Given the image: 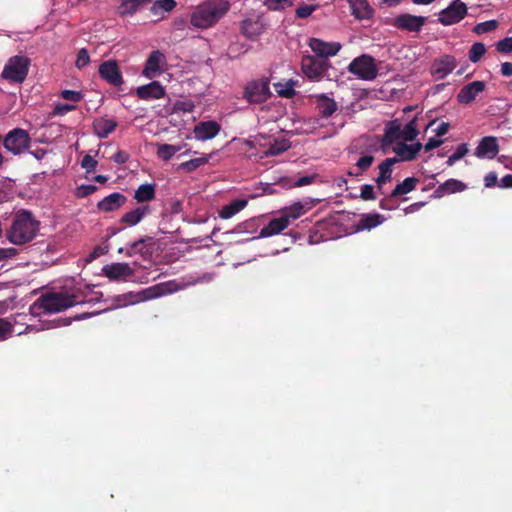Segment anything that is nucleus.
Masks as SVG:
<instances>
[{"mask_svg": "<svg viewBox=\"0 0 512 512\" xmlns=\"http://www.w3.org/2000/svg\"><path fill=\"white\" fill-rule=\"evenodd\" d=\"M230 9L227 0H207L198 5L190 16V24L198 29L214 26Z\"/></svg>", "mask_w": 512, "mask_h": 512, "instance_id": "obj_1", "label": "nucleus"}, {"mask_svg": "<svg viewBox=\"0 0 512 512\" xmlns=\"http://www.w3.org/2000/svg\"><path fill=\"white\" fill-rule=\"evenodd\" d=\"M74 291L47 292L42 294L31 306L34 313H58L80 303Z\"/></svg>", "mask_w": 512, "mask_h": 512, "instance_id": "obj_2", "label": "nucleus"}, {"mask_svg": "<svg viewBox=\"0 0 512 512\" xmlns=\"http://www.w3.org/2000/svg\"><path fill=\"white\" fill-rule=\"evenodd\" d=\"M38 230L39 222L33 215L28 211H21L13 218L6 237L12 244L22 245L32 241Z\"/></svg>", "mask_w": 512, "mask_h": 512, "instance_id": "obj_3", "label": "nucleus"}, {"mask_svg": "<svg viewBox=\"0 0 512 512\" xmlns=\"http://www.w3.org/2000/svg\"><path fill=\"white\" fill-rule=\"evenodd\" d=\"M30 61L27 57L17 55L11 57L2 71V78L13 83H22L28 74Z\"/></svg>", "mask_w": 512, "mask_h": 512, "instance_id": "obj_4", "label": "nucleus"}, {"mask_svg": "<svg viewBox=\"0 0 512 512\" xmlns=\"http://www.w3.org/2000/svg\"><path fill=\"white\" fill-rule=\"evenodd\" d=\"M328 67L329 63L327 59L312 55H304L302 58V72L310 80H320Z\"/></svg>", "mask_w": 512, "mask_h": 512, "instance_id": "obj_5", "label": "nucleus"}, {"mask_svg": "<svg viewBox=\"0 0 512 512\" xmlns=\"http://www.w3.org/2000/svg\"><path fill=\"white\" fill-rule=\"evenodd\" d=\"M270 96L269 81L266 78L249 82L244 90V98L250 103H263Z\"/></svg>", "mask_w": 512, "mask_h": 512, "instance_id": "obj_6", "label": "nucleus"}, {"mask_svg": "<svg viewBox=\"0 0 512 512\" xmlns=\"http://www.w3.org/2000/svg\"><path fill=\"white\" fill-rule=\"evenodd\" d=\"M30 140L26 130L16 128L6 135L3 144L8 151L14 155H19L28 149Z\"/></svg>", "mask_w": 512, "mask_h": 512, "instance_id": "obj_7", "label": "nucleus"}, {"mask_svg": "<svg viewBox=\"0 0 512 512\" xmlns=\"http://www.w3.org/2000/svg\"><path fill=\"white\" fill-rule=\"evenodd\" d=\"M348 69L349 72L357 75L363 80H373L377 76V68L374 64V60L372 57L367 55L355 58L349 64Z\"/></svg>", "mask_w": 512, "mask_h": 512, "instance_id": "obj_8", "label": "nucleus"}, {"mask_svg": "<svg viewBox=\"0 0 512 512\" xmlns=\"http://www.w3.org/2000/svg\"><path fill=\"white\" fill-rule=\"evenodd\" d=\"M466 13V5L459 0H454L451 5L440 12L439 21L443 25H452L461 21Z\"/></svg>", "mask_w": 512, "mask_h": 512, "instance_id": "obj_9", "label": "nucleus"}, {"mask_svg": "<svg viewBox=\"0 0 512 512\" xmlns=\"http://www.w3.org/2000/svg\"><path fill=\"white\" fill-rule=\"evenodd\" d=\"M267 28V23L260 15L244 19L241 22V32L247 38H256L263 34Z\"/></svg>", "mask_w": 512, "mask_h": 512, "instance_id": "obj_10", "label": "nucleus"}, {"mask_svg": "<svg viewBox=\"0 0 512 512\" xmlns=\"http://www.w3.org/2000/svg\"><path fill=\"white\" fill-rule=\"evenodd\" d=\"M309 47L315 53V56L327 59L339 52L341 44L338 42H324L318 38H311L309 40Z\"/></svg>", "mask_w": 512, "mask_h": 512, "instance_id": "obj_11", "label": "nucleus"}, {"mask_svg": "<svg viewBox=\"0 0 512 512\" xmlns=\"http://www.w3.org/2000/svg\"><path fill=\"white\" fill-rule=\"evenodd\" d=\"M402 142L401 140V124L398 120L390 121L384 128V134L381 139V148L383 151H387L390 147L396 143Z\"/></svg>", "mask_w": 512, "mask_h": 512, "instance_id": "obj_12", "label": "nucleus"}, {"mask_svg": "<svg viewBox=\"0 0 512 512\" xmlns=\"http://www.w3.org/2000/svg\"><path fill=\"white\" fill-rule=\"evenodd\" d=\"M426 18L411 14H402L394 18L393 25L398 29L409 32H418L425 24Z\"/></svg>", "mask_w": 512, "mask_h": 512, "instance_id": "obj_13", "label": "nucleus"}, {"mask_svg": "<svg viewBox=\"0 0 512 512\" xmlns=\"http://www.w3.org/2000/svg\"><path fill=\"white\" fill-rule=\"evenodd\" d=\"M103 274L110 280L120 281L134 275V269L128 263H112L102 269Z\"/></svg>", "mask_w": 512, "mask_h": 512, "instance_id": "obj_14", "label": "nucleus"}, {"mask_svg": "<svg viewBox=\"0 0 512 512\" xmlns=\"http://www.w3.org/2000/svg\"><path fill=\"white\" fill-rule=\"evenodd\" d=\"M423 145L420 142L414 144H406L405 142L396 143L392 146V151L396 154L395 159L399 161H412L421 151Z\"/></svg>", "mask_w": 512, "mask_h": 512, "instance_id": "obj_15", "label": "nucleus"}, {"mask_svg": "<svg viewBox=\"0 0 512 512\" xmlns=\"http://www.w3.org/2000/svg\"><path fill=\"white\" fill-rule=\"evenodd\" d=\"M499 152L497 138L494 136L483 137L475 149V156L480 159H493Z\"/></svg>", "mask_w": 512, "mask_h": 512, "instance_id": "obj_16", "label": "nucleus"}, {"mask_svg": "<svg viewBox=\"0 0 512 512\" xmlns=\"http://www.w3.org/2000/svg\"><path fill=\"white\" fill-rule=\"evenodd\" d=\"M170 286L171 284H157L147 289H144L132 296V303L151 300L176 290V288H171Z\"/></svg>", "mask_w": 512, "mask_h": 512, "instance_id": "obj_17", "label": "nucleus"}, {"mask_svg": "<svg viewBox=\"0 0 512 512\" xmlns=\"http://www.w3.org/2000/svg\"><path fill=\"white\" fill-rule=\"evenodd\" d=\"M99 74L102 79L106 80L111 85L119 86L123 83L117 62L114 60L103 62L99 67Z\"/></svg>", "mask_w": 512, "mask_h": 512, "instance_id": "obj_18", "label": "nucleus"}, {"mask_svg": "<svg viewBox=\"0 0 512 512\" xmlns=\"http://www.w3.org/2000/svg\"><path fill=\"white\" fill-rule=\"evenodd\" d=\"M486 84L483 81H473L461 88L457 95V100L461 104L473 102L478 94L485 90Z\"/></svg>", "mask_w": 512, "mask_h": 512, "instance_id": "obj_19", "label": "nucleus"}, {"mask_svg": "<svg viewBox=\"0 0 512 512\" xmlns=\"http://www.w3.org/2000/svg\"><path fill=\"white\" fill-rule=\"evenodd\" d=\"M456 67L455 58L450 55H445L440 59H436L431 66V73L437 79H444Z\"/></svg>", "mask_w": 512, "mask_h": 512, "instance_id": "obj_20", "label": "nucleus"}, {"mask_svg": "<svg viewBox=\"0 0 512 512\" xmlns=\"http://www.w3.org/2000/svg\"><path fill=\"white\" fill-rule=\"evenodd\" d=\"M136 95L146 101L157 100L165 96V89L158 81H153L147 85L138 87L136 89Z\"/></svg>", "mask_w": 512, "mask_h": 512, "instance_id": "obj_21", "label": "nucleus"}, {"mask_svg": "<svg viewBox=\"0 0 512 512\" xmlns=\"http://www.w3.org/2000/svg\"><path fill=\"white\" fill-rule=\"evenodd\" d=\"M291 148V143L288 139L284 137H271L270 146L268 149L264 150L263 154L258 155V159H263L266 157H273L281 155Z\"/></svg>", "mask_w": 512, "mask_h": 512, "instance_id": "obj_22", "label": "nucleus"}, {"mask_svg": "<svg viewBox=\"0 0 512 512\" xmlns=\"http://www.w3.org/2000/svg\"><path fill=\"white\" fill-rule=\"evenodd\" d=\"M311 99L316 104L319 113L324 117L331 116L337 110V103L327 94H314Z\"/></svg>", "mask_w": 512, "mask_h": 512, "instance_id": "obj_23", "label": "nucleus"}, {"mask_svg": "<svg viewBox=\"0 0 512 512\" xmlns=\"http://www.w3.org/2000/svg\"><path fill=\"white\" fill-rule=\"evenodd\" d=\"M220 131V125L215 121L200 122L194 128L197 140L205 141L214 138Z\"/></svg>", "mask_w": 512, "mask_h": 512, "instance_id": "obj_24", "label": "nucleus"}, {"mask_svg": "<svg viewBox=\"0 0 512 512\" xmlns=\"http://www.w3.org/2000/svg\"><path fill=\"white\" fill-rule=\"evenodd\" d=\"M165 63V55L159 50L153 51L147 59L143 74L148 78H153L160 73L162 65Z\"/></svg>", "mask_w": 512, "mask_h": 512, "instance_id": "obj_25", "label": "nucleus"}, {"mask_svg": "<svg viewBox=\"0 0 512 512\" xmlns=\"http://www.w3.org/2000/svg\"><path fill=\"white\" fill-rule=\"evenodd\" d=\"M126 200L127 198L125 195L119 192H114L99 201L97 207L100 211L112 212L123 206Z\"/></svg>", "mask_w": 512, "mask_h": 512, "instance_id": "obj_26", "label": "nucleus"}, {"mask_svg": "<svg viewBox=\"0 0 512 512\" xmlns=\"http://www.w3.org/2000/svg\"><path fill=\"white\" fill-rule=\"evenodd\" d=\"M397 163L395 158H386L378 165L379 174L375 179L379 190L382 186L392 180L393 166Z\"/></svg>", "mask_w": 512, "mask_h": 512, "instance_id": "obj_27", "label": "nucleus"}, {"mask_svg": "<svg viewBox=\"0 0 512 512\" xmlns=\"http://www.w3.org/2000/svg\"><path fill=\"white\" fill-rule=\"evenodd\" d=\"M385 221V217L379 213L362 214L356 223L358 231L371 230Z\"/></svg>", "mask_w": 512, "mask_h": 512, "instance_id": "obj_28", "label": "nucleus"}, {"mask_svg": "<svg viewBox=\"0 0 512 512\" xmlns=\"http://www.w3.org/2000/svg\"><path fill=\"white\" fill-rule=\"evenodd\" d=\"M311 208H312V205L308 201H306L304 203L295 202L291 206L284 208L281 211V213L284 218L288 219V223H290L291 220H296V219L300 218Z\"/></svg>", "mask_w": 512, "mask_h": 512, "instance_id": "obj_29", "label": "nucleus"}, {"mask_svg": "<svg viewBox=\"0 0 512 512\" xmlns=\"http://www.w3.org/2000/svg\"><path fill=\"white\" fill-rule=\"evenodd\" d=\"M466 189V185L457 180V179H449L444 183L440 184L434 191V195L437 198H441L447 194L462 192Z\"/></svg>", "mask_w": 512, "mask_h": 512, "instance_id": "obj_30", "label": "nucleus"}, {"mask_svg": "<svg viewBox=\"0 0 512 512\" xmlns=\"http://www.w3.org/2000/svg\"><path fill=\"white\" fill-rule=\"evenodd\" d=\"M352 15L359 20L369 19L373 9L366 0H348Z\"/></svg>", "mask_w": 512, "mask_h": 512, "instance_id": "obj_31", "label": "nucleus"}, {"mask_svg": "<svg viewBox=\"0 0 512 512\" xmlns=\"http://www.w3.org/2000/svg\"><path fill=\"white\" fill-rule=\"evenodd\" d=\"M289 225L288 219L284 218L283 215L279 218L272 219L265 227L260 231L261 237H270L282 232Z\"/></svg>", "mask_w": 512, "mask_h": 512, "instance_id": "obj_32", "label": "nucleus"}, {"mask_svg": "<svg viewBox=\"0 0 512 512\" xmlns=\"http://www.w3.org/2000/svg\"><path fill=\"white\" fill-rule=\"evenodd\" d=\"M116 126V121L110 118H98L93 123L94 131L100 138H107Z\"/></svg>", "mask_w": 512, "mask_h": 512, "instance_id": "obj_33", "label": "nucleus"}, {"mask_svg": "<svg viewBox=\"0 0 512 512\" xmlns=\"http://www.w3.org/2000/svg\"><path fill=\"white\" fill-rule=\"evenodd\" d=\"M150 208L148 206L137 207L127 213L121 218V223L128 226H134L138 224L147 214H149Z\"/></svg>", "mask_w": 512, "mask_h": 512, "instance_id": "obj_34", "label": "nucleus"}, {"mask_svg": "<svg viewBox=\"0 0 512 512\" xmlns=\"http://www.w3.org/2000/svg\"><path fill=\"white\" fill-rule=\"evenodd\" d=\"M248 204L246 199H236L227 205H224L219 211V217L229 219L243 210Z\"/></svg>", "mask_w": 512, "mask_h": 512, "instance_id": "obj_35", "label": "nucleus"}, {"mask_svg": "<svg viewBox=\"0 0 512 512\" xmlns=\"http://www.w3.org/2000/svg\"><path fill=\"white\" fill-rule=\"evenodd\" d=\"M373 162L374 156L364 154L357 160L355 165L349 170L348 174L350 176L358 177L367 171L372 166Z\"/></svg>", "mask_w": 512, "mask_h": 512, "instance_id": "obj_36", "label": "nucleus"}, {"mask_svg": "<svg viewBox=\"0 0 512 512\" xmlns=\"http://www.w3.org/2000/svg\"><path fill=\"white\" fill-rule=\"evenodd\" d=\"M419 180L415 177H408L403 182L396 185V187L391 192L392 197H398L401 195H405L416 188Z\"/></svg>", "mask_w": 512, "mask_h": 512, "instance_id": "obj_37", "label": "nucleus"}, {"mask_svg": "<svg viewBox=\"0 0 512 512\" xmlns=\"http://www.w3.org/2000/svg\"><path fill=\"white\" fill-rule=\"evenodd\" d=\"M134 198L138 202H148L155 198V187L152 184H142L135 191Z\"/></svg>", "mask_w": 512, "mask_h": 512, "instance_id": "obj_38", "label": "nucleus"}, {"mask_svg": "<svg viewBox=\"0 0 512 512\" xmlns=\"http://www.w3.org/2000/svg\"><path fill=\"white\" fill-rule=\"evenodd\" d=\"M210 159V155H204L202 157H198L195 159H191L189 161L183 162L180 165H178L177 170L178 171H185V172H192L199 167L205 165L208 163Z\"/></svg>", "mask_w": 512, "mask_h": 512, "instance_id": "obj_39", "label": "nucleus"}, {"mask_svg": "<svg viewBox=\"0 0 512 512\" xmlns=\"http://www.w3.org/2000/svg\"><path fill=\"white\" fill-rule=\"evenodd\" d=\"M416 117L409 121L403 128L401 127V140L403 142L413 141L418 136Z\"/></svg>", "mask_w": 512, "mask_h": 512, "instance_id": "obj_40", "label": "nucleus"}, {"mask_svg": "<svg viewBox=\"0 0 512 512\" xmlns=\"http://www.w3.org/2000/svg\"><path fill=\"white\" fill-rule=\"evenodd\" d=\"M180 150L181 147L177 145L160 144L158 145L157 156L164 161H168Z\"/></svg>", "mask_w": 512, "mask_h": 512, "instance_id": "obj_41", "label": "nucleus"}, {"mask_svg": "<svg viewBox=\"0 0 512 512\" xmlns=\"http://www.w3.org/2000/svg\"><path fill=\"white\" fill-rule=\"evenodd\" d=\"M176 4L175 0H156L150 10L153 15H159L161 11H172L176 7Z\"/></svg>", "mask_w": 512, "mask_h": 512, "instance_id": "obj_42", "label": "nucleus"}, {"mask_svg": "<svg viewBox=\"0 0 512 512\" xmlns=\"http://www.w3.org/2000/svg\"><path fill=\"white\" fill-rule=\"evenodd\" d=\"M142 5L139 0H123L118 7V12L121 16L131 15L135 13Z\"/></svg>", "mask_w": 512, "mask_h": 512, "instance_id": "obj_43", "label": "nucleus"}, {"mask_svg": "<svg viewBox=\"0 0 512 512\" xmlns=\"http://www.w3.org/2000/svg\"><path fill=\"white\" fill-rule=\"evenodd\" d=\"M150 240V238H142L138 241H135L130 244V246L126 249V255L128 257H132L135 254L144 255L148 252V249L146 248V241Z\"/></svg>", "mask_w": 512, "mask_h": 512, "instance_id": "obj_44", "label": "nucleus"}, {"mask_svg": "<svg viewBox=\"0 0 512 512\" xmlns=\"http://www.w3.org/2000/svg\"><path fill=\"white\" fill-rule=\"evenodd\" d=\"M485 45L481 42L474 43L469 50V60L473 63L478 62L485 54Z\"/></svg>", "mask_w": 512, "mask_h": 512, "instance_id": "obj_45", "label": "nucleus"}, {"mask_svg": "<svg viewBox=\"0 0 512 512\" xmlns=\"http://www.w3.org/2000/svg\"><path fill=\"white\" fill-rule=\"evenodd\" d=\"M274 87L279 96L290 98L295 94L292 81L286 83H276L274 84Z\"/></svg>", "mask_w": 512, "mask_h": 512, "instance_id": "obj_46", "label": "nucleus"}, {"mask_svg": "<svg viewBox=\"0 0 512 512\" xmlns=\"http://www.w3.org/2000/svg\"><path fill=\"white\" fill-rule=\"evenodd\" d=\"M13 326L8 318H0V341L6 340L12 335Z\"/></svg>", "mask_w": 512, "mask_h": 512, "instance_id": "obj_47", "label": "nucleus"}, {"mask_svg": "<svg viewBox=\"0 0 512 512\" xmlns=\"http://www.w3.org/2000/svg\"><path fill=\"white\" fill-rule=\"evenodd\" d=\"M271 135H265V134H257L256 135V144H257V149L260 150L259 153L257 154H253L255 157H258L259 154H263L264 150L268 149V147L270 146V139H271Z\"/></svg>", "mask_w": 512, "mask_h": 512, "instance_id": "obj_48", "label": "nucleus"}, {"mask_svg": "<svg viewBox=\"0 0 512 512\" xmlns=\"http://www.w3.org/2000/svg\"><path fill=\"white\" fill-rule=\"evenodd\" d=\"M264 4L270 10H279L293 5V0H265Z\"/></svg>", "mask_w": 512, "mask_h": 512, "instance_id": "obj_49", "label": "nucleus"}, {"mask_svg": "<svg viewBox=\"0 0 512 512\" xmlns=\"http://www.w3.org/2000/svg\"><path fill=\"white\" fill-rule=\"evenodd\" d=\"M497 26L498 22L496 20L485 21L476 25L475 32L478 34L487 33L495 30Z\"/></svg>", "mask_w": 512, "mask_h": 512, "instance_id": "obj_50", "label": "nucleus"}, {"mask_svg": "<svg viewBox=\"0 0 512 512\" xmlns=\"http://www.w3.org/2000/svg\"><path fill=\"white\" fill-rule=\"evenodd\" d=\"M60 96L63 99L72 101V102H79L83 98V94L81 92L74 91V90H63V91H61Z\"/></svg>", "mask_w": 512, "mask_h": 512, "instance_id": "obj_51", "label": "nucleus"}, {"mask_svg": "<svg viewBox=\"0 0 512 512\" xmlns=\"http://www.w3.org/2000/svg\"><path fill=\"white\" fill-rule=\"evenodd\" d=\"M317 9V5H303L296 9V16L298 18L304 19L309 17L315 10Z\"/></svg>", "mask_w": 512, "mask_h": 512, "instance_id": "obj_52", "label": "nucleus"}, {"mask_svg": "<svg viewBox=\"0 0 512 512\" xmlns=\"http://www.w3.org/2000/svg\"><path fill=\"white\" fill-rule=\"evenodd\" d=\"M360 197L365 200V201H368V200H375L376 199V194H375V191H374V187L370 184H365L361 187V193H360Z\"/></svg>", "mask_w": 512, "mask_h": 512, "instance_id": "obj_53", "label": "nucleus"}, {"mask_svg": "<svg viewBox=\"0 0 512 512\" xmlns=\"http://www.w3.org/2000/svg\"><path fill=\"white\" fill-rule=\"evenodd\" d=\"M497 50L500 53H511L512 52V37H507L500 40L496 44Z\"/></svg>", "mask_w": 512, "mask_h": 512, "instance_id": "obj_54", "label": "nucleus"}, {"mask_svg": "<svg viewBox=\"0 0 512 512\" xmlns=\"http://www.w3.org/2000/svg\"><path fill=\"white\" fill-rule=\"evenodd\" d=\"M75 109L74 105L71 104H64V103H58L55 105L52 115H65L66 113L72 111Z\"/></svg>", "mask_w": 512, "mask_h": 512, "instance_id": "obj_55", "label": "nucleus"}, {"mask_svg": "<svg viewBox=\"0 0 512 512\" xmlns=\"http://www.w3.org/2000/svg\"><path fill=\"white\" fill-rule=\"evenodd\" d=\"M89 63V55L85 48L79 50L75 65L78 68H83Z\"/></svg>", "mask_w": 512, "mask_h": 512, "instance_id": "obj_56", "label": "nucleus"}, {"mask_svg": "<svg viewBox=\"0 0 512 512\" xmlns=\"http://www.w3.org/2000/svg\"><path fill=\"white\" fill-rule=\"evenodd\" d=\"M81 166L87 170V172L94 171L97 166V161L90 155H85L82 159Z\"/></svg>", "mask_w": 512, "mask_h": 512, "instance_id": "obj_57", "label": "nucleus"}, {"mask_svg": "<svg viewBox=\"0 0 512 512\" xmlns=\"http://www.w3.org/2000/svg\"><path fill=\"white\" fill-rule=\"evenodd\" d=\"M17 249L9 247V248H0V260H6L13 258L17 255Z\"/></svg>", "mask_w": 512, "mask_h": 512, "instance_id": "obj_58", "label": "nucleus"}, {"mask_svg": "<svg viewBox=\"0 0 512 512\" xmlns=\"http://www.w3.org/2000/svg\"><path fill=\"white\" fill-rule=\"evenodd\" d=\"M497 181H498V176L495 172H489L484 177V184H485V187H487V188H491V187L495 186Z\"/></svg>", "mask_w": 512, "mask_h": 512, "instance_id": "obj_59", "label": "nucleus"}, {"mask_svg": "<svg viewBox=\"0 0 512 512\" xmlns=\"http://www.w3.org/2000/svg\"><path fill=\"white\" fill-rule=\"evenodd\" d=\"M96 190L94 185H82L78 188L77 195L79 197H85L92 194Z\"/></svg>", "mask_w": 512, "mask_h": 512, "instance_id": "obj_60", "label": "nucleus"}, {"mask_svg": "<svg viewBox=\"0 0 512 512\" xmlns=\"http://www.w3.org/2000/svg\"><path fill=\"white\" fill-rule=\"evenodd\" d=\"M129 154L125 151L118 150L113 156V160L118 164H124L128 161Z\"/></svg>", "mask_w": 512, "mask_h": 512, "instance_id": "obj_61", "label": "nucleus"}, {"mask_svg": "<svg viewBox=\"0 0 512 512\" xmlns=\"http://www.w3.org/2000/svg\"><path fill=\"white\" fill-rule=\"evenodd\" d=\"M468 153V147L466 144L459 145L455 152L452 154L457 160L462 159Z\"/></svg>", "mask_w": 512, "mask_h": 512, "instance_id": "obj_62", "label": "nucleus"}, {"mask_svg": "<svg viewBox=\"0 0 512 512\" xmlns=\"http://www.w3.org/2000/svg\"><path fill=\"white\" fill-rule=\"evenodd\" d=\"M443 143L442 140L437 138H430L427 143L423 146L426 151H430L434 148L439 147Z\"/></svg>", "mask_w": 512, "mask_h": 512, "instance_id": "obj_63", "label": "nucleus"}, {"mask_svg": "<svg viewBox=\"0 0 512 512\" xmlns=\"http://www.w3.org/2000/svg\"><path fill=\"white\" fill-rule=\"evenodd\" d=\"M499 187H501V188H511L512 187V174L505 175L500 180Z\"/></svg>", "mask_w": 512, "mask_h": 512, "instance_id": "obj_64", "label": "nucleus"}]
</instances>
